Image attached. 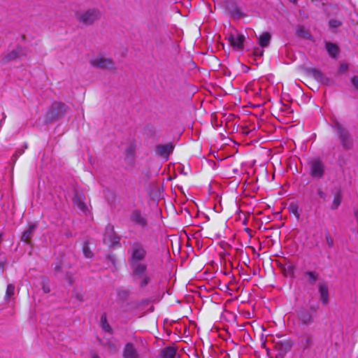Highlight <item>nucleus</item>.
<instances>
[{"label":"nucleus","instance_id":"39","mask_svg":"<svg viewBox=\"0 0 358 358\" xmlns=\"http://www.w3.org/2000/svg\"><path fill=\"white\" fill-rule=\"evenodd\" d=\"M348 69V66L345 64H343L340 66V71H345Z\"/></svg>","mask_w":358,"mask_h":358},{"label":"nucleus","instance_id":"5","mask_svg":"<svg viewBox=\"0 0 358 358\" xmlns=\"http://www.w3.org/2000/svg\"><path fill=\"white\" fill-rule=\"evenodd\" d=\"M66 109L67 106L63 103H53L47 112V121L52 122L63 117L66 114Z\"/></svg>","mask_w":358,"mask_h":358},{"label":"nucleus","instance_id":"14","mask_svg":"<svg viewBox=\"0 0 358 358\" xmlns=\"http://www.w3.org/2000/svg\"><path fill=\"white\" fill-rule=\"evenodd\" d=\"M85 196L78 193H76L72 199L73 204L83 212L87 210V206L85 204Z\"/></svg>","mask_w":358,"mask_h":358},{"label":"nucleus","instance_id":"36","mask_svg":"<svg viewBox=\"0 0 358 358\" xmlns=\"http://www.w3.org/2000/svg\"><path fill=\"white\" fill-rule=\"evenodd\" d=\"M107 259L113 264V266H117V258L115 255L110 254L108 255Z\"/></svg>","mask_w":358,"mask_h":358},{"label":"nucleus","instance_id":"8","mask_svg":"<svg viewBox=\"0 0 358 358\" xmlns=\"http://www.w3.org/2000/svg\"><path fill=\"white\" fill-rule=\"evenodd\" d=\"M174 145L172 143L166 144H158L156 145L155 152L159 156L168 160L171 154L173 153Z\"/></svg>","mask_w":358,"mask_h":358},{"label":"nucleus","instance_id":"40","mask_svg":"<svg viewBox=\"0 0 358 358\" xmlns=\"http://www.w3.org/2000/svg\"><path fill=\"white\" fill-rule=\"evenodd\" d=\"M76 297L80 301H83L84 300L83 294H78Z\"/></svg>","mask_w":358,"mask_h":358},{"label":"nucleus","instance_id":"21","mask_svg":"<svg viewBox=\"0 0 358 358\" xmlns=\"http://www.w3.org/2000/svg\"><path fill=\"white\" fill-rule=\"evenodd\" d=\"M303 275L308 277V282L311 285H315L319 278V273L313 271H306Z\"/></svg>","mask_w":358,"mask_h":358},{"label":"nucleus","instance_id":"13","mask_svg":"<svg viewBox=\"0 0 358 358\" xmlns=\"http://www.w3.org/2000/svg\"><path fill=\"white\" fill-rule=\"evenodd\" d=\"M275 345L278 346L279 351L286 353L292 349L293 341L290 338H283L276 342Z\"/></svg>","mask_w":358,"mask_h":358},{"label":"nucleus","instance_id":"20","mask_svg":"<svg viewBox=\"0 0 358 358\" xmlns=\"http://www.w3.org/2000/svg\"><path fill=\"white\" fill-rule=\"evenodd\" d=\"M103 243L104 244L108 245V246H113L115 245L120 242V238L117 237L115 235H108L106 234L103 237Z\"/></svg>","mask_w":358,"mask_h":358},{"label":"nucleus","instance_id":"6","mask_svg":"<svg viewBox=\"0 0 358 358\" xmlns=\"http://www.w3.org/2000/svg\"><path fill=\"white\" fill-rule=\"evenodd\" d=\"M309 175L313 178L321 179L324 175V165L319 159H314L309 162Z\"/></svg>","mask_w":358,"mask_h":358},{"label":"nucleus","instance_id":"22","mask_svg":"<svg viewBox=\"0 0 358 358\" xmlns=\"http://www.w3.org/2000/svg\"><path fill=\"white\" fill-rule=\"evenodd\" d=\"M308 72L317 81L322 82L325 78L323 73L315 68L310 69Z\"/></svg>","mask_w":358,"mask_h":358},{"label":"nucleus","instance_id":"23","mask_svg":"<svg viewBox=\"0 0 358 358\" xmlns=\"http://www.w3.org/2000/svg\"><path fill=\"white\" fill-rule=\"evenodd\" d=\"M82 250L85 258L92 259L94 257V254L90 250V243L87 241L83 243Z\"/></svg>","mask_w":358,"mask_h":358},{"label":"nucleus","instance_id":"9","mask_svg":"<svg viewBox=\"0 0 358 358\" xmlns=\"http://www.w3.org/2000/svg\"><path fill=\"white\" fill-rule=\"evenodd\" d=\"M228 41L234 48L242 50L244 47L245 36L241 34L237 35L231 34L228 36Z\"/></svg>","mask_w":358,"mask_h":358},{"label":"nucleus","instance_id":"17","mask_svg":"<svg viewBox=\"0 0 358 358\" xmlns=\"http://www.w3.org/2000/svg\"><path fill=\"white\" fill-rule=\"evenodd\" d=\"M342 192L340 189L334 192V198L331 206V210H336L341 205L342 201Z\"/></svg>","mask_w":358,"mask_h":358},{"label":"nucleus","instance_id":"26","mask_svg":"<svg viewBox=\"0 0 358 358\" xmlns=\"http://www.w3.org/2000/svg\"><path fill=\"white\" fill-rule=\"evenodd\" d=\"M15 293V285L13 284H8L6 290L5 298L8 300Z\"/></svg>","mask_w":358,"mask_h":358},{"label":"nucleus","instance_id":"29","mask_svg":"<svg viewBox=\"0 0 358 358\" xmlns=\"http://www.w3.org/2000/svg\"><path fill=\"white\" fill-rule=\"evenodd\" d=\"M342 22L338 20L331 19L329 21V25L332 29L340 27L342 26Z\"/></svg>","mask_w":358,"mask_h":358},{"label":"nucleus","instance_id":"30","mask_svg":"<svg viewBox=\"0 0 358 358\" xmlns=\"http://www.w3.org/2000/svg\"><path fill=\"white\" fill-rule=\"evenodd\" d=\"M18 57V53L17 51L15 50H13L11 52H10L9 54H8L6 57H5V60L6 61H9V60H13V59H15Z\"/></svg>","mask_w":358,"mask_h":358},{"label":"nucleus","instance_id":"34","mask_svg":"<svg viewBox=\"0 0 358 358\" xmlns=\"http://www.w3.org/2000/svg\"><path fill=\"white\" fill-rule=\"evenodd\" d=\"M280 105H281V108H280L281 111L285 112L286 114L291 113L289 105L284 104L282 101H280Z\"/></svg>","mask_w":358,"mask_h":358},{"label":"nucleus","instance_id":"19","mask_svg":"<svg viewBox=\"0 0 358 358\" xmlns=\"http://www.w3.org/2000/svg\"><path fill=\"white\" fill-rule=\"evenodd\" d=\"M326 49L331 57L336 58L338 57L339 54V48L336 44L327 42L326 43Z\"/></svg>","mask_w":358,"mask_h":358},{"label":"nucleus","instance_id":"37","mask_svg":"<svg viewBox=\"0 0 358 358\" xmlns=\"http://www.w3.org/2000/svg\"><path fill=\"white\" fill-rule=\"evenodd\" d=\"M253 54H254V55L258 56V57L262 56L264 55V50H259V48H256L253 50Z\"/></svg>","mask_w":358,"mask_h":358},{"label":"nucleus","instance_id":"11","mask_svg":"<svg viewBox=\"0 0 358 358\" xmlns=\"http://www.w3.org/2000/svg\"><path fill=\"white\" fill-rule=\"evenodd\" d=\"M122 357L123 358H139V355L133 343H127L125 344Z\"/></svg>","mask_w":358,"mask_h":358},{"label":"nucleus","instance_id":"16","mask_svg":"<svg viewBox=\"0 0 358 358\" xmlns=\"http://www.w3.org/2000/svg\"><path fill=\"white\" fill-rule=\"evenodd\" d=\"M271 36L269 32L265 31L258 38V43L262 48H266L269 45Z\"/></svg>","mask_w":358,"mask_h":358},{"label":"nucleus","instance_id":"3","mask_svg":"<svg viewBox=\"0 0 358 358\" xmlns=\"http://www.w3.org/2000/svg\"><path fill=\"white\" fill-rule=\"evenodd\" d=\"M75 16L78 22L90 26L101 18V13L98 8H93L85 11L77 12Z\"/></svg>","mask_w":358,"mask_h":358},{"label":"nucleus","instance_id":"4","mask_svg":"<svg viewBox=\"0 0 358 358\" xmlns=\"http://www.w3.org/2000/svg\"><path fill=\"white\" fill-rule=\"evenodd\" d=\"M334 128L336 130L338 139L343 148L351 150L353 147V139L348 129L338 122H336Z\"/></svg>","mask_w":358,"mask_h":358},{"label":"nucleus","instance_id":"31","mask_svg":"<svg viewBox=\"0 0 358 358\" xmlns=\"http://www.w3.org/2000/svg\"><path fill=\"white\" fill-rule=\"evenodd\" d=\"M42 289L45 294H48L51 291L48 285V280L46 278H44L43 280Z\"/></svg>","mask_w":358,"mask_h":358},{"label":"nucleus","instance_id":"2","mask_svg":"<svg viewBox=\"0 0 358 358\" xmlns=\"http://www.w3.org/2000/svg\"><path fill=\"white\" fill-rule=\"evenodd\" d=\"M319 308L318 304L312 305L309 309L301 307L296 310L297 320L300 324L309 327L315 322L317 311Z\"/></svg>","mask_w":358,"mask_h":358},{"label":"nucleus","instance_id":"27","mask_svg":"<svg viewBox=\"0 0 358 358\" xmlns=\"http://www.w3.org/2000/svg\"><path fill=\"white\" fill-rule=\"evenodd\" d=\"M101 322L102 329L104 331H108V332L111 331L110 326L108 324L107 319H106V316L105 315H103L101 317Z\"/></svg>","mask_w":358,"mask_h":358},{"label":"nucleus","instance_id":"1","mask_svg":"<svg viewBox=\"0 0 358 358\" xmlns=\"http://www.w3.org/2000/svg\"><path fill=\"white\" fill-rule=\"evenodd\" d=\"M128 254L129 255V264L132 271L133 278H141L146 273L148 269L147 265L142 262L147 255L145 246L141 242H132L128 250Z\"/></svg>","mask_w":358,"mask_h":358},{"label":"nucleus","instance_id":"10","mask_svg":"<svg viewBox=\"0 0 358 358\" xmlns=\"http://www.w3.org/2000/svg\"><path fill=\"white\" fill-rule=\"evenodd\" d=\"M131 221L140 227L145 228L148 225L147 220L143 216L141 212L138 209H135L131 212L130 216Z\"/></svg>","mask_w":358,"mask_h":358},{"label":"nucleus","instance_id":"43","mask_svg":"<svg viewBox=\"0 0 358 358\" xmlns=\"http://www.w3.org/2000/svg\"><path fill=\"white\" fill-rule=\"evenodd\" d=\"M245 133L246 134H249V131H245Z\"/></svg>","mask_w":358,"mask_h":358},{"label":"nucleus","instance_id":"18","mask_svg":"<svg viewBox=\"0 0 358 358\" xmlns=\"http://www.w3.org/2000/svg\"><path fill=\"white\" fill-rule=\"evenodd\" d=\"M177 352V348L174 346H168L161 351L162 358H174Z\"/></svg>","mask_w":358,"mask_h":358},{"label":"nucleus","instance_id":"32","mask_svg":"<svg viewBox=\"0 0 358 358\" xmlns=\"http://www.w3.org/2000/svg\"><path fill=\"white\" fill-rule=\"evenodd\" d=\"M326 241L327 242L328 246L331 248L334 247V240L331 237V235L328 231H326L325 234Z\"/></svg>","mask_w":358,"mask_h":358},{"label":"nucleus","instance_id":"44","mask_svg":"<svg viewBox=\"0 0 358 358\" xmlns=\"http://www.w3.org/2000/svg\"><path fill=\"white\" fill-rule=\"evenodd\" d=\"M93 358H98V357H93Z\"/></svg>","mask_w":358,"mask_h":358},{"label":"nucleus","instance_id":"42","mask_svg":"<svg viewBox=\"0 0 358 358\" xmlns=\"http://www.w3.org/2000/svg\"><path fill=\"white\" fill-rule=\"evenodd\" d=\"M291 2H292L294 4L297 3V0H289Z\"/></svg>","mask_w":358,"mask_h":358},{"label":"nucleus","instance_id":"12","mask_svg":"<svg viewBox=\"0 0 358 358\" xmlns=\"http://www.w3.org/2000/svg\"><path fill=\"white\" fill-rule=\"evenodd\" d=\"M318 291L320 294V301L323 305L329 303V288L325 282H320L318 285Z\"/></svg>","mask_w":358,"mask_h":358},{"label":"nucleus","instance_id":"41","mask_svg":"<svg viewBox=\"0 0 358 358\" xmlns=\"http://www.w3.org/2000/svg\"><path fill=\"white\" fill-rule=\"evenodd\" d=\"M355 217H357V222H358V210H357V211L355 213Z\"/></svg>","mask_w":358,"mask_h":358},{"label":"nucleus","instance_id":"15","mask_svg":"<svg viewBox=\"0 0 358 358\" xmlns=\"http://www.w3.org/2000/svg\"><path fill=\"white\" fill-rule=\"evenodd\" d=\"M35 229V224L29 225L28 229L23 231L21 241L25 243L30 244Z\"/></svg>","mask_w":358,"mask_h":358},{"label":"nucleus","instance_id":"25","mask_svg":"<svg viewBox=\"0 0 358 358\" xmlns=\"http://www.w3.org/2000/svg\"><path fill=\"white\" fill-rule=\"evenodd\" d=\"M134 279L137 280V278ZM138 280H139V287L141 288L145 287L151 280L150 277L148 275H145V273L141 278H138Z\"/></svg>","mask_w":358,"mask_h":358},{"label":"nucleus","instance_id":"24","mask_svg":"<svg viewBox=\"0 0 358 358\" xmlns=\"http://www.w3.org/2000/svg\"><path fill=\"white\" fill-rule=\"evenodd\" d=\"M289 212L294 215L295 217L298 220L300 217V213L299 210V206L297 203L292 202L288 207Z\"/></svg>","mask_w":358,"mask_h":358},{"label":"nucleus","instance_id":"35","mask_svg":"<svg viewBox=\"0 0 358 358\" xmlns=\"http://www.w3.org/2000/svg\"><path fill=\"white\" fill-rule=\"evenodd\" d=\"M317 195L324 201L327 199V194L323 191L322 187H320L317 190Z\"/></svg>","mask_w":358,"mask_h":358},{"label":"nucleus","instance_id":"28","mask_svg":"<svg viewBox=\"0 0 358 358\" xmlns=\"http://www.w3.org/2000/svg\"><path fill=\"white\" fill-rule=\"evenodd\" d=\"M126 157L127 159L130 160H133L135 156V148L134 146H130L129 148L126 149Z\"/></svg>","mask_w":358,"mask_h":358},{"label":"nucleus","instance_id":"7","mask_svg":"<svg viewBox=\"0 0 358 358\" xmlns=\"http://www.w3.org/2000/svg\"><path fill=\"white\" fill-rule=\"evenodd\" d=\"M90 64L94 68L99 69H115L113 61L110 58H105L103 57H95L90 60Z\"/></svg>","mask_w":358,"mask_h":358},{"label":"nucleus","instance_id":"38","mask_svg":"<svg viewBox=\"0 0 358 358\" xmlns=\"http://www.w3.org/2000/svg\"><path fill=\"white\" fill-rule=\"evenodd\" d=\"M352 83L354 85V87L358 90V77L354 76L351 79Z\"/></svg>","mask_w":358,"mask_h":358},{"label":"nucleus","instance_id":"33","mask_svg":"<svg viewBox=\"0 0 358 358\" xmlns=\"http://www.w3.org/2000/svg\"><path fill=\"white\" fill-rule=\"evenodd\" d=\"M312 343V338L309 335L305 336V342L303 344V350H306V348H309L310 344Z\"/></svg>","mask_w":358,"mask_h":358}]
</instances>
